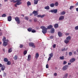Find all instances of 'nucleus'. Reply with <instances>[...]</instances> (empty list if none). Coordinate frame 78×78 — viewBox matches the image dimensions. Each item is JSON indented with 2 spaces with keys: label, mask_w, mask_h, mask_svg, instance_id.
<instances>
[{
  "label": "nucleus",
  "mask_w": 78,
  "mask_h": 78,
  "mask_svg": "<svg viewBox=\"0 0 78 78\" xmlns=\"http://www.w3.org/2000/svg\"><path fill=\"white\" fill-rule=\"evenodd\" d=\"M5 66H2L1 68V70L2 71L5 70Z\"/></svg>",
  "instance_id": "aec40b11"
},
{
  "label": "nucleus",
  "mask_w": 78,
  "mask_h": 78,
  "mask_svg": "<svg viewBox=\"0 0 78 78\" xmlns=\"http://www.w3.org/2000/svg\"><path fill=\"white\" fill-rule=\"evenodd\" d=\"M64 76L65 77H67V76H68V73H66L65 74V75Z\"/></svg>",
  "instance_id": "c03bdc74"
},
{
  "label": "nucleus",
  "mask_w": 78,
  "mask_h": 78,
  "mask_svg": "<svg viewBox=\"0 0 78 78\" xmlns=\"http://www.w3.org/2000/svg\"><path fill=\"white\" fill-rule=\"evenodd\" d=\"M12 17L11 16H9L8 17V20L9 22H10V21H11V20L12 19H11Z\"/></svg>",
  "instance_id": "f8f14e48"
},
{
  "label": "nucleus",
  "mask_w": 78,
  "mask_h": 78,
  "mask_svg": "<svg viewBox=\"0 0 78 78\" xmlns=\"http://www.w3.org/2000/svg\"><path fill=\"white\" fill-rule=\"evenodd\" d=\"M66 14V12L65 11H62L61 12V15H64Z\"/></svg>",
  "instance_id": "72a5a7b5"
},
{
  "label": "nucleus",
  "mask_w": 78,
  "mask_h": 78,
  "mask_svg": "<svg viewBox=\"0 0 78 78\" xmlns=\"http://www.w3.org/2000/svg\"><path fill=\"white\" fill-rule=\"evenodd\" d=\"M74 55H76V51H75L74 52Z\"/></svg>",
  "instance_id": "13d9d810"
},
{
  "label": "nucleus",
  "mask_w": 78,
  "mask_h": 78,
  "mask_svg": "<svg viewBox=\"0 0 78 78\" xmlns=\"http://www.w3.org/2000/svg\"><path fill=\"white\" fill-rule=\"evenodd\" d=\"M50 6L51 8H53L55 6V4L53 3H52L50 4Z\"/></svg>",
  "instance_id": "6ab92c4d"
},
{
  "label": "nucleus",
  "mask_w": 78,
  "mask_h": 78,
  "mask_svg": "<svg viewBox=\"0 0 78 78\" xmlns=\"http://www.w3.org/2000/svg\"><path fill=\"white\" fill-rule=\"evenodd\" d=\"M64 16H60L59 18V20H64Z\"/></svg>",
  "instance_id": "9b49d317"
},
{
  "label": "nucleus",
  "mask_w": 78,
  "mask_h": 78,
  "mask_svg": "<svg viewBox=\"0 0 78 78\" xmlns=\"http://www.w3.org/2000/svg\"><path fill=\"white\" fill-rule=\"evenodd\" d=\"M51 57H49L48 58V61H50L51 59Z\"/></svg>",
  "instance_id": "603ef678"
},
{
  "label": "nucleus",
  "mask_w": 78,
  "mask_h": 78,
  "mask_svg": "<svg viewBox=\"0 0 78 78\" xmlns=\"http://www.w3.org/2000/svg\"><path fill=\"white\" fill-rule=\"evenodd\" d=\"M64 42L66 44H68L69 42V41L67 40H64Z\"/></svg>",
  "instance_id": "a878e982"
},
{
  "label": "nucleus",
  "mask_w": 78,
  "mask_h": 78,
  "mask_svg": "<svg viewBox=\"0 0 78 78\" xmlns=\"http://www.w3.org/2000/svg\"><path fill=\"white\" fill-rule=\"evenodd\" d=\"M39 53H36L35 55V58H36L37 59L38 58H39Z\"/></svg>",
  "instance_id": "ddd939ff"
},
{
  "label": "nucleus",
  "mask_w": 78,
  "mask_h": 78,
  "mask_svg": "<svg viewBox=\"0 0 78 78\" xmlns=\"http://www.w3.org/2000/svg\"><path fill=\"white\" fill-rule=\"evenodd\" d=\"M2 44V42H0V45Z\"/></svg>",
  "instance_id": "338daca9"
},
{
  "label": "nucleus",
  "mask_w": 78,
  "mask_h": 78,
  "mask_svg": "<svg viewBox=\"0 0 78 78\" xmlns=\"http://www.w3.org/2000/svg\"><path fill=\"white\" fill-rule=\"evenodd\" d=\"M15 21L17 23V24H20V21L19 18L16 17H15Z\"/></svg>",
  "instance_id": "7ed1b4c3"
},
{
  "label": "nucleus",
  "mask_w": 78,
  "mask_h": 78,
  "mask_svg": "<svg viewBox=\"0 0 78 78\" xmlns=\"http://www.w3.org/2000/svg\"><path fill=\"white\" fill-rule=\"evenodd\" d=\"M53 47L54 48H55V47H56V44H53Z\"/></svg>",
  "instance_id": "3c124183"
},
{
  "label": "nucleus",
  "mask_w": 78,
  "mask_h": 78,
  "mask_svg": "<svg viewBox=\"0 0 78 78\" xmlns=\"http://www.w3.org/2000/svg\"><path fill=\"white\" fill-rule=\"evenodd\" d=\"M14 59L15 60H17V56L16 55H15L14 57Z\"/></svg>",
  "instance_id": "c9c22d12"
},
{
  "label": "nucleus",
  "mask_w": 78,
  "mask_h": 78,
  "mask_svg": "<svg viewBox=\"0 0 78 78\" xmlns=\"http://www.w3.org/2000/svg\"><path fill=\"white\" fill-rule=\"evenodd\" d=\"M48 29H51L53 28V26L52 25H50L49 26H48Z\"/></svg>",
  "instance_id": "f3484780"
},
{
  "label": "nucleus",
  "mask_w": 78,
  "mask_h": 78,
  "mask_svg": "<svg viewBox=\"0 0 78 78\" xmlns=\"http://www.w3.org/2000/svg\"><path fill=\"white\" fill-rule=\"evenodd\" d=\"M31 59V55H28L27 61H30Z\"/></svg>",
  "instance_id": "4468645a"
},
{
  "label": "nucleus",
  "mask_w": 78,
  "mask_h": 78,
  "mask_svg": "<svg viewBox=\"0 0 78 78\" xmlns=\"http://www.w3.org/2000/svg\"><path fill=\"white\" fill-rule=\"evenodd\" d=\"M1 72V69H0V73Z\"/></svg>",
  "instance_id": "774afa93"
},
{
  "label": "nucleus",
  "mask_w": 78,
  "mask_h": 78,
  "mask_svg": "<svg viewBox=\"0 0 78 78\" xmlns=\"http://www.w3.org/2000/svg\"><path fill=\"white\" fill-rule=\"evenodd\" d=\"M75 60H76L75 58H73L70 59L69 61L71 63H72V62H73L75 61Z\"/></svg>",
  "instance_id": "0eeeda50"
},
{
  "label": "nucleus",
  "mask_w": 78,
  "mask_h": 78,
  "mask_svg": "<svg viewBox=\"0 0 78 78\" xmlns=\"http://www.w3.org/2000/svg\"><path fill=\"white\" fill-rule=\"evenodd\" d=\"M67 64V62L66 61H64L63 62V64Z\"/></svg>",
  "instance_id": "de8ad7c7"
},
{
  "label": "nucleus",
  "mask_w": 78,
  "mask_h": 78,
  "mask_svg": "<svg viewBox=\"0 0 78 78\" xmlns=\"http://www.w3.org/2000/svg\"><path fill=\"white\" fill-rule=\"evenodd\" d=\"M31 32H32V33H36V30H32Z\"/></svg>",
  "instance_id": "37998d69"
},
{
  "label": "nucleus",
  "mask_w": 78,
  "mask_h": 78,
  "mask_svg": "<svg viewBox=\"0 0 78 78\" xmlns=\"http://www.w3.org/2000/svg\"><path fill=\"white\" fill-rule=\"evenodd\" d=\"M58 34L59 37H62V34L60 31L58 32Z\"/></svg>",
  "instance_id": "9d476101"
},
{
  "label": "nucleus",
  "mask_w": 78,
  "mask_h": 78,
  "mask_svg": "<svg viewBox=\"0 0 78 78\" xmlns=\"http://www.w3.org/2000/svg\"><path fill=\"white\" fill-rule=\"evenodd\" d=\"M45 16V14H43L42 15H40L37 16V17H41V18H43V17H44Z\"/></svg>",
  "instance_id": "6e6552de"
},
{
  "label": "nucleus",
  "mask_w": 78,
  "mask_h": 78,
  "mask_svg": "<svg viewBox=\"0 0 78 78\" xmlns=\"http://www.w3.org/2000/svg\"><path fill=\"white\" fill-rule=\"evenodd\" d=\"M66 39L68 41H70L71 39V37L70 36H68L67 37H66Z\"/></svg>",
  "instance_id": "dca6fc26"
},
{
  "label": "nucleus",
  "mask_w": 78,
  "mask_h": 78,
  "mask_svg": "<svg viewBox=\"0 0 78 78\" xmlns=\"http://www.w3.org/2000/svg\"><path fill=\"white\" fill-rule=\"evenodd\" d=\"M2 45L4 46V47H6V46L8 45V42H6V41L3 42Z\"/></svg>",
  "instance_id": "1a4fd4ad"
},
{
  "label": "nucleus",
  "mask_w": 78,
  "mask_h": 78,
  "mask_svg": "<svg viewBox=\"0 0 78 78\" xmlns=\"http://www.w3.org/2000/svg\"><path fill=\"white\" fill-rule=\"evenodd\" d=\"M33 14H34V16H37L38 14H39V13H37V11H34L32 13H30V16H33Z\"/></svg>",
  "instance_id": "f03ea898"
},
{
  "label": "nucleus",
  "mask_w": 78,
  "mask_h": 78,
  "mask_svg": "<svg viewBox=\"0 0 78 78\" xmlns=\"http://www.w3.org/2000/svg\"><path fill=\"white\" fill-rule=\"evenodd\" d=\"M68 65H71V63H68Z\"/></svg>",
  "instance_id": "0e129e2a"
},
{
  "label": "nucleus",
  "mask_w": 78,
  "mask_h": 78,
  "mask_svg": "<svg viewBox=\"0 0 78 78\" xmlns=\"http://www.w3.org/2000/svg\"><path fill=\"white\" fill-rule=\"evenodd\" d=\"M44 9H45L48 10V9H50V7H49V6H47L44 7Z\"/></svg>",
  "instance_id": "bb28decb"
},
{
  "label": "nucleus",
  "mask_w": 78,
  "mask_h": 78,
  "mask_svg": "<svg viewBox=\"0 0 78 78\" xmlns=\"http://www.w3.org/2000/svg\"><path fill=\"white\" fill-rule=\"evenodd\" d=\"M4 61L6 62H8V59L7 58H4Z\"/></svg>",
  "instance_id": "5701e85b"
},
{
  "label": "nucleus",
  "mask_w": 78,
  "mask_h": 78,
  "mask_svg": "<svg viewBox=\"0 0 78 78\" xmlns=\"http://www.w3.org/2000/svg\"><path fill=\"white\" fill-rule=\"evenodd\" d=\"M27 30L29 32H31V31H32V30H33V29L30 27L27 29Z\"/></svg>",
  "instance_id": "412c9836"
},
{
  "label": "nucleus",
  "mask_w": 78,
  "mask_h": 78,
  "mask_svg": "<svg viewBox=\"0 0 78 78\" xmlns=\"http://www.w3.org/2000/svg\"><path fill=\"white\" fill-rule=\"evenodd\" d=\"M8 0H4V2H8Z\"/></svg>",
  "instance_id": "052dcab7"
},
{
  "label": "nucleus",
  "mask_w": 78,
  "mask_h": 78,
  "mask_svg": "<svg viewBox=\"0 0 78 78\" xmlns=\"http://www.w3.org/2000/svg\"><path fill=\"white\" fill-rule=\"evenodd\" d=\"M12 48H11L9 49L8 50V52L11 53V52H12Z\"/></svg>",
  "instance_id": "c756f323"
},
{
  "label": "nucleus",
  "mask_w": 78,
  "mask_h": 78,
  "mask_svg": "<svg viewBox=\"0 0 78 78\" xmlns=\"http://www.w3.org/2000/svg\"><path fill=\"white\" fill-rule=\"evenodd\" d=\"M34 22H36L37 21V18H34Z\"/></svg>",
  "instance_id": "e433bc0d"
},
{
  "label": "nucleus",
  "mask_w": 78,
  "mask_h": 78,
  "mask_svg": "<svg viewBox=\"0 0 78 78\" xmlns=\"http://www.w3.org/2000/svg\"><path fill=\"white\" fill-rule=\"evenodd\" d=\"M76 51L77 52H78V48H77L76 49Z\"/></svg>",
  "instance_id": "69168bd1"
},
{
  "label": "nucleus",
  "mask_w": 78,
  "mask_h": 78,
  "mask_svg": "<svg viewBox=\"0 0 78 78\" xmlns=\"http://www.w3.org/2000/svg\"><path fill=\"white\" fill-rule=\"evenodd\" d=\"M53 36H51L50 37V39H53Z\"/></svg>",
  "instance_id": "09e8293b"
},
{
  "label": "nucleus",
  "mask_w": 78,
  "mask_h": 78,
  "mask_svg": "<svg viewBox=\"0 0 78 78\" xmlns=\"http://www.w3.org/2000/svg\"><path fill=\"white\" fill-rule=\"evenodd\" d=\"M68 49V48H63L61 50L62 51H67Z\"/></svg>",
  "instance_id": "2eb2a0df"
},
{
  "label": "nucleus",
  "mask_w": 78,
  "mask_h": 78,
  "mask_svg": "<svg viewBox=\"0 0 78 78\" xmlns=\"http://www.w3.org/2000/svg\"><path fill=\"white\" fill-rule=\"evenodd\" d=\"M2 35V32H0V36Z\"/></svg>",
  "instance_id": "bf43d9fd"
},
{
  "label": "nucleus",
  "mask_w": 78,
  "mask_h": 78,
  "mask_svg": "<svg viewBox=\"0 0 78 78\" xmlns=\"http://www.w3.org/2000/svg\"><path fill=\"white\" fill-rule=\"evenodd\" d=\"M76 11H78V8H77L76 9Z\"/></svg>",
  "instance_id": "680f3d73"
},
{
  "label": "nucleus",
  "mask_w": 78,
  "mask_h": 78,
  "mask_svg": "<svg viewBox=\"0 0 78 78\" xmlns=\"http://www.w3.org/2000/svg\"><path fill=\"white\" fill-rule=\"evenodd\" d=\"M38 3V1L37 0H34V4L37 5Z\"/></svg>",
  "instance_id": "cd10ccee"
},
{
  "label": "nucleus",
  "mask_w": 78,
  "mask_h": 78,
  "mask_svg": "<svg viewBox=\"0 0 78 78\" xmlns=\"http://www.w3.org/2000/svg\"><path fill=\"white\" fill-rule=\"evenodd\" d=\"M27 53V51L25 50L23 52V54L24 55H25Z\"/></svg>",
  "instance_id": "4c0bfd02"
},
{
  "label": "nucleus",
  "mask_w": 78,
  "mask_h": 78,
  "mask_svg": "<svg viewBox=\"0 0 78 78\" xmlns=\"http://www.w3.org/2000/svg\"><path fill=\"white\" fill-rule=\"evenodd\" d=\"M73 8H74V6H70L69 9H73Z\"/></svg>",
  "instance_id": "79ce46f5"
},
{
  "label": "nucleus",
  "mask_w": 78,
  "mask_h": 78,
  "mask_svg": "<svg viewBox=\"0 0 78 78\" xmlns=\"http://www.w3.org/2000/svg\"><path fill=\"white\" fill-rule=\"evenodd\" d=\"M2 66H2V64H1L0 63V67H2Z\"/></svg>",
  "instance_id": "4d7b16f0"
},
{
  "label": "nucleus",
  "mask_w": 78,
  "mask_h": 78,
  "mask_svg": "<svg viewBox=\"0 0 78 78\" xmlns=\"http://www.w3.org/2000/svg\"><path fill=\"white\" fill-rule=\"evenodd\" d=\"M6 76V73H4V76Z\"/></svg>",
  "instance_id": "6e6d98bb"
},
{
  "label": "nucleus",
  "mask_w": 78,
  "mask_h": 78,
  "mask_svg": "<svg viewBox=\"0 0 78 78\" xmlns=\"http://www.w3.org/2000/svg\"><path fill=\"white\" fill-rule=\"evenodd\" d=\"M7 65H11V62L9 61H8V62H7Z\"/></svg>",
  "instance_id": "7c9ffc66"
},
{
  "label": "nucleus",
  "mask_w": 78,
  "mask_h": 78,
  "mask_svg": "<svg viewBox=\"0 0 78 78\" xmlns=\"http://www.w3.org/2000/svg\"><path fill=\"white\" fill-rule=\"evenodd\" d=\"M69 56H72V52H70L69 53Z\"/></svg>",
  "instance_id": "49530a36"
},
{
  "label": "nucleus",
  "mask_w": 78,
  "mask_h": 78,
  "mask_svg": "<svg viewBox=\"0 0 78 78\" xmlns=\"http://www.w3.org/2000/svg\"><path fill=\"white\" fill-rule=\"evenodd\" d=\"M59 58L61 60H63L64 59V56H61L59 57Z\"/></svg>",
  "instance_id": "473e14b6"
},
{
  "label": "nucleus",
  "mask_w": 78,
  "mask_h": 78,
  "mask_svg": "<svg viewBox=\"0 0 78 78\" xmlns=\"http://www.w3.org/2000/svg\"><path fill=\"white\" fill-rule=\"evenodd\" d=\"M66 36H68L69 35V33H66L65 34Z\"/></svg>",
  "instance_id": "864d4df0"
},
{
  "label": "nucleus",
  "mask_w": 78,
  "mask_h": 78,
  "mask_svg": "<svg viewBox=\"0 0 78 78\" xmlns=\"http://www.w3.org/2000/svg\"><path fill=\"white\" fill-rule=\"evenodd\" d=\"M68 68V66L65 65L62 68L63 70H67V69Z\"/></svg>",
  "instance_id": "423d86ee"
},
{
  "label": "nucleus",
  "mask_w": 78,
  "mask_h": 78,
  "mask_svg": "<svg viewBox=\"0 0 78 78\" xmlns=\"http://www.w3.org/2000/svg\"><path fill=\"white\" fill-rule=\"evenodd\" d=\"M29 45L30 47H32V48H35V45L33 43L30 42L29 44Z\"/></svg>",
  "instance_id": "20e7f679"
},
{
  "label": "nucleus",
  "mask_w": 78,
  "mask_h": 78,
  "mask_svg": "<svg viewBox=\"0 0 78 78\" xmlns=\"http://www.w3.org/2000/svg\"><path fill=\"white\" fill-rule=\"evenodd\" d=\"M54 76H56V75H57V73H55L54 74Z\"/></svg>",
  "instance_id": "5fc2aeb1"
},
{
  "label": "nucleus",
  "mask_w": 78,
  "mask_h": 78,
  "mask_svg": "<svg viewBox=\"0 0 78 78\" xmlns=\"http://www.w3.org/2000/svg\"><path fill=\"white\" fill-rule=\"evenodd\" d=\"M19 1L18 0H16L15 1V0H12L11 1V2H13V3H16L17 2H19Z\"/></svg>",
  "instance_id": "4be33fe9"
},
{
  "label": "nucleus",
  "mask_w": 78,
  "mask_h": 78,
  "mask_svg": "<svg viewBox=\"0 0 78 78\" xmlns=\"http://www.w3.org/2000/svg\"><path fill=\"white\" fill-rule=\"evenodd\" d=\"M2 17H6V15L5 14H4L2 15Z\"/></svg>",
  "instance_id": "58836bf2"
},
{
  "label": "nucleus",
  "mask_w": 78,
  "mask_h": 78,
  "mask_svg": "<svg viewBox=\"0 0 78 78\" xmlns=\"http://www.w3.org/2000/svg\"><path fill=\"white\" fill-rule=\"evenodd\" d=\"M41 28L42 29V32L43 34H45L47 32V28L44 26H42Z\"/></svg>",
  "instance_id": "f257e3e1"
},
{
  "label": "nucleus",
  "mask_w": 78,
  "mask_h": 78,
  "mask_svg": "<svg viewBox=\"0 0 78 78\" xmlns=\"http://www.w3.org/2000/svg\"><path fill=\"white\" fill-rule=\"evenodd\" d=\"M27 4L28 6H30L31 4V2H30V1H28L27 3Z\"/></svg>",
  "instance_id": "393cba45"
},
{
  "label": "nucleus",
  "mask_w": 78,
  "mask_h": 78,
  "mask_svg": "<svg viewBox=\"0 0 78 78\" xmlns=\"http://www.w3.org/2000/svg\"><path fill=\"white\" fill-rule=\"evenodd\" d=\"M51 12H52L54 13H57V12H58V9H53L51 10Z\"/></svg>",
  "instance_id": "39448f33"
},
{
  "label": "nucleus",
  "mask_w": 78,
  "mask_h": 78,
  "mask_svg": "<svg viewBox=\"0 0 78 78\" xmlns=\"http://www.w3.org/2000/svg\"><path fill=\"white\" fill-rule=\"evenodd\" d=\"M20 47L21 48H23V44H20Z\"/></svg>",
  "instance_id": "a19ab883"
},
{
  "label": "nucleus",
  "mask_w": 78,
  "mask_h": 78,
  "mask_svg": "<svg viewBox=\"0 0 78 78\" xmlns=\"http://www.w3.org/2000/svg\"><path fill=\"white\" fill-rule=\"evenodd\" d=\"M59 27V25L58 24H55L54 25V27L55 28H58Z\"/></svg>",
  "instance_id": "b1692460"
},
{
  "label": "nucleus",
  "mask_w": 78,
  "mask_h": 78,
  "mask_svg": "<svg viewBox=\"0 0 78 78\" xmlns=\"http://www.w3.org/2000/svg\"><path fill=\"white\" fill-rule=\"evenodd\" d=\"M75 30H78V26H76L75 28Z\"/></svg>",
  "instance_id": "a18cd8bd"
},
{
  "label": "nucleus",
  "mask_w": 78,
  "mask_h": 78,
  "mask_svg": "<svg viewBox=\"0 0 78 78\" xmlns=\"http://www.w3.org/2000/svg\"><path fill=\"white\" fill-rule=\"evenodd\" d=\"M29 22H32V20H29Z\"/></svg>",
  "instance_id": "e2e57ef3"
},
{
  "label": "nucleus",
  "mask_w": 78,
  "mask_h": 78,
  "mask_svg": "<svg viewBox=\"0 0 78 78\" xmlns=\"http://www.w3.org/2000/svg\"><path fill=\"white\" fill-rule=\"evenodd\" d=\"M29 19V18L27 16H26L25 17V20H28Z\"/></svg>",
  "instance_id": "f704fd0d"
},
{
  "label": "nucleus",
  "mask_w": 78,
  "mask_h": 78,
  "mask_svg": "<svg viewBox=\"0 0 78 78\" xmlns=\"http://www.w3.org/2000/svg\"><path fill=\"white\" fill-rule=\"evenodd\" d=\"M46 68H47V69H48V64H47L46 65Z\"/></svg>",
  "instance_id": "8fccbe9b"
},
{
  "label": "nucleus",
  "mask_w": 78,
  "mask_h": 78,
  "mask_svg": "<svg viewBox=\"0 0 78 78\" xmlns=\"http://www.w3.org/2000/svg\"><path fill=\"white\" fill-rule=\"evenodd\" d=\"M49 57L51 58H52L53 56V53H51L49 54Z\"/></svg>",
  "instance_id": "2f4dec72"
},
{
  "label": "nucleus",
  "mask_w": 78,
  "mask_h": 78,
  "mask_svg": "<svg viewBox=\"0 0 78 78\" xmlns=\"http://www.w3.org/2000/svg\"><path fill=\"white\" fill-rule=\"evenodd\" d=\"M56 6H58V2H56L54 4Z\"/></svg>",
  "instance_id": "ea45409f"
},
{
  "label": "nucleus",
  "mask_w": 78,
  "mask_h": 78,
  "mask_svg": "<svg viewBox=\"0 0 78 78\" xmlns=\"http://www.w3.org/2000/svg\"><path fill=\"white\" fill-rule=\"evenodd\" d=\"M2 40L3 42H6V37H3Z\"/></svg>",
  "instance_id": "c85d7f7f"
},
{
  "label": "nucleus",
  "mask_w": 78,
  "mask_h": 78,
  "mask_svg": "<svg viewBox=\"0 0 78 78\" xmlns=\"http://www.w3.org/2000/svg\"><path fill=\"white\" fill-rule=\"evenodd\" d=\"M51 33H55V29L52 28L51 29Z\"/></svg>",
  "instance_id": "a211bd4d"
}]
</instances>
